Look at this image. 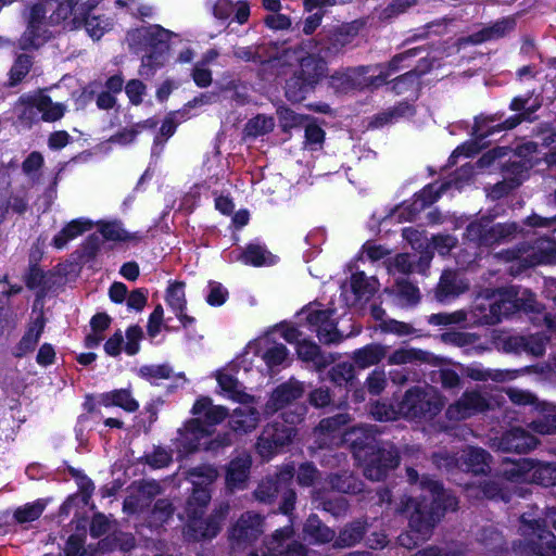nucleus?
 I'll use <instances>...</instances> for the list:
<instances>
[{
	"instance_id": "nucleus-1",
	"label": "nucleus",
	"mask_w": 556,
	"mask_h": 556,
	"mask_svg": "<svg viewBox=\"0 0 556 556\" xmlns=\"http://www.w3.org/2000/svg\"><path fill=\"white\" fill-rule=\"evenodd\" d=\"M350 421L349 414H338L323 419L315 432L331 439L340 435L342 442L351 445L355 458L363 463L364 475L372 481L383 479L400 463L396 448L389 444L379 446L375 434L368 428L353 427L343 431L342 428Z\"/></svg>"
},
{
	"instance_id": "nucleus-2",
	"label": "nucleus",
	"mask_w": 556,
	"mask_h": 556,
	"mask_svg": "<svg viewBox=\"0 0 556 556\" xmlns=\"http://www.w3.org/2000/svg\"><path fill=\"white\" fill-rule=\"evenodd\" d=\"M424 491L420 502L409 498L406 510L410 511V526L421 539H429L433 528L447 510L457 509V500L434 480L421 482Z\"/></svg>"
},
{
	"instance_id": "nucleus-3",
	"label": "nucleus",
	"mask_w": 556,
	"mask_h": 556,
	"mask_svg": "<svg viewBox=\"0 0 556 556\" xmlns=\"http://www.w3.org/2000/svg\"><path fill=\"white\" fill-rule=\"evenodd\" d=\"M127 40L132 51L144 52L139 67L141 77L149 79L165 65L169 50V30L156 24L140 26L128 30Z\"/></svg>"
},
{
	"instance_id": "nucleus-4",
	"label": "nucleus",
	"mask_w": 556,
	"mask_h": 556,
	"mask_svg": "<svg viewBox=\"0 0 556 556\" xmlns=\"http://www.w3.org/2000/svg\"><path fill=\"white\" fill-rule=\"evenodd\" d=\"M186 478L192 483V492L185 507V533L189 541L199 542L208 538V464L189 468Z\"/></svg>"
},
{
	"instance_id": "nucleus-5",
	"label": "nucleus",
	"mask_w": 556,
	"mask_h": 556,
	"mask_svg": "<svg viewBox=\"0 0 556 556\" xmlns=\"http://www.w3.org/2000/svg\"><path fill=\"white\" fill-rule=\"evenodd\" d=\"M191 414L198 417L187 419L172 440L178 459L199 452L202 445L208 450L205 441L208 438V395H202L194 402Z\"/></svg>"
},
{
	"instance_id": "nucleus-6",
	"label": "nucleus",
	"mask_w": 556,
	"mask_h": 556,
	"mask_svg": "<svg viewBox=\"0 0 556 556\" xmlns=\"http://www.w3.org/2000/svg\"><path fill=\"white\" fill-rule=\"evenodd\" d=\"M327 74L326 61L315 54L302 58L300 67L286 85V97L293 102L304 99L305 92L313 89Z\"/></svg>"
},
{
	"instance_id": "nucleus-7",
	"label": "nucleus",
	"mask_w": 556,
	"mask_h": 556,
	"mask_svg": "<svg viewBox=\"0 0 556 556\" xmlns=\"http://www.w3.org/2000/svg\"><path fill=\"white\" fill-rule=\"evenodd\" d=\"M445 404L443 395L432 387H415L405 392L399 405L400 413L406 418H432Z\"/></svg>"
},
{
	"instance_id": "nucleus-8",
	"label": "nucleus",
	"mask_w": 556,
	"mask_h": 556,
	"mask_svg": "<svg viewBox=\"0 0 556 556\" xmlns=\"http://www.w3.org/2000/svg\"><path fill=\"white\" fill-rule=\"evenodd\" d=\"M265 531V517L255 511H245L228 531L232 547L245 548L256 542Z\"/></svg>"
},
{
	"instance_id": "nucleus-9",
	"label": "nucleus",
	"mask_w": 556,
	"mask_h": 556,
	"mask_svg": "<svg viewBox=\"0 0 556 556\" xmlns=\"http://www.w3.org/2000/svg\"><path fill=\"white\" fill-rule=\"evenodd\" d=\"M479 300H492L489 303V315L483 320L486 324H497L519 308L518 292L514 288L484 289L479 293Z\"/></svg>"
},
{
	"instance_id": "nucleus-10",
	"label": "nucleus",
	"mask_w": 556,
	"mask_h": 556,
	"mask_svg": "<svg viewBox=\"0 0 556 556\" xmlns=\"http://www.w3.org/2000/svg\"><path fill=\"white\" fill-rule=\"evenodd\" d=\"M517 231L515 223L491 225L489 219H481L468 225L466 236L481 245H493L506 241Z\"/></svg>"
},
{
	"instance_id": "nucleus-11",
	"label": "nucleus",
	"mask_w": 556,
	"mask_h": 556,
	"mask_svg": "<svg viewBox=\"0 0 556 556\" xmlns=\"http://www.w3.org/2000/svg\"><path fill=\"white\" fill-rule=\"evenodd\" d=\"M137 376L154 387L161 386L163 380L168 381L165 384V395L175 394L188 381L185 372H175L168 363L142 365Z\"/></svg>"
},
{
	"instance_id": "nucleus-12",
	"label": "nucleus",
	"mask_w": 556,
	"mask_h": 556,
	"mask_svg": "<svg viewBox=\"0 0 556 556\" xmlns=\"http://www.w3.org/2000/svg\"><path fill=\"white\" fill-rule=\"evenodd\" d=\"M295 435V430L283 422L267 425L256 442L257 453L265 459L271 458L282 447L289 445Z\"/></svg>"
},
{
	"instance_id": "nucleus-13",
	"label": "nucleus",
	"mask_w": 556,
	"mask_h": 556,
	"mask_svg": "<svg viewBox=\"0 0 556 556\" xmlns=\"http://www.w3.org/2000/svg\"><path fill=\"white\" fill-rule=\"evenodd\" d=\"M489 400L479 391H466L463 395L448 405L445 416L448 420L460 421L476 414L490 409Z\"/></svg>"
},
{
	"instance_id": "nucleus-14",
	"label": "nucleus",
	"mask_w": 556,
	"mask_h": 556,
	"mask_svg": "<svg viewBox=\"0 0 556 556\" xmlns=\"http://www.w3.org/2000/svg\"><path fill=\"white\" fill-rule=\"evenodd\" d=\"M307 324L316 331L319 341L324 344L339 343L343 336L337 329L331 318L332 311L308 307L304 311Z\"/></svg>"
},
{
	"instance_id": "nucleus-15",
	"label": "nucleus",
	"mask_w": 556,
	"mask_h": 556,
	"mask_svg": "<svg viewBox=\"0 0 556 556\" xmlns=\"http://www.w3.org/2000/svg\"><path fill=\"white\" fill-rule=\"evenodd\" d=\"M553 253L542 249L539 245L522 244L517 249H509L498 252L495 258L503 262H518L520 268L533 267L551 262Z\"/></svg>"
},
{
	"instance_id": "nucleus-16",
	"label": "nucleus",
	"mask_w": 556,
	"mask_h": 556,
	"mask_svg": "<svg viewBox=\"0 0 556 556\" xmlns=\"http://www.w3.org/2000/svg\"><path fill=\"white\" fill-rule=\"evenodd\" d=\"M29 208L27 191L14 192L9 178L0 180V226L8 219L10 212L24 216Z\"/></svg>"
},
{
	"instance_id": "nucleus-17",
	"label": "nucleus",
	"mask_w": 556,
	"mask_h": 556,
	"mask_svg": "<svg viewBox=\"0 0 556 556\" xmlns=\"http://www.w3.org/2000/svg\"><path fill=\"white\" fill-rule=\"evenodd\" d=\"M520 519L523 525L521 528L522 534H530L531 531L540 540V548H545L556 556V536L545 529L548 523L556 530V508H548L543 521L527 519L525 515H522Z\"/></svg>"
},
{
	"instance_id": "nucleus-18",
	"label": "nucleus",
	"mask_w": 556,
	"mask_h": 556,
	"mask_svg": "<svg viewBox=\"0 0 556 556\" xmlns=\"http://www.w3.org/2000/svg\"><path fill=\"white\" fill-rule=\"evenodd\" d=\"M538 444L535 437L521 428H514L491 442V447L502 452L527 453Z\"/></svg>"
},
{
	"instance_id": "nucleus-19",
	"label": "nucleus",
	"mask_w": 556,
	"mask_h": 556,
	"mask_svg": "<svg viewBox=\"0 0 556 556\" xmlns=\"http://www.w3.org/2000/svg\"><path fill=\"white\" fill-rule=\"evenodd\" d=\"M98 3V0H86L78 10L76 22H74V28L84 27L94 40H99L110 29V23L106 18L91 15Z\"/></svg>"
},
{
	"instance_id": "nucleus-20",
	"label": "nucleus",
	"mask_w": 556,
	"mask_h": 556,
	"mask_svg": "<svg viewBox=\"0 0 556 556\" xmlns=\"http://www.w3.org/2000/svg\"><path fill=\"white\" fill-rule=\"evenodd\" d=\"M528 459L510 460L506 458L503 462L502 476L509 481H526L529 479H540L543 475H551L549 467H540L533 470Z\"/></svg>"
},
{
	"instance_id": "nucleus-21",
	"label": "nucleus",
	"mask_w": 556,
	"mask_h": 556,
	"mask_svg": "<svg viewBox=\"0 0 556 556\" xmlns=\"http://www.w3.org/2000/svg\"><path fill=\"white\" fill-rule=\"evenodd\" d=\"M46 320L43 316L37 317L27 325V328L20 341L12 349V355L15 358H23L33 353L45 331Z\"/></svg>"
},
{
	"instance_id": "nucleus-22",
	"label": "nucleus",
	"mask_w": 556,
	"mask_h": 556,
	"mask_svg": "<svg viewBox=\"0 0 556 556\" xmlns=\"http://www.w3.org/2000/svg\"><path fill=\"white\" fill-rule=\"evenodd\" d=\"M213 14L219 21H230L242 25L250 17V3L244 0L233 2L231 0H217L213 7Z\"/></svg>"
},
{
	"instance_id": "nucleus-23",
	"label": "nucleus",
	"mask_w": 556,
	"mask_h": 556,
	"mask_svg": "<svg viewBox=\"0 0 556 556\" xmlns=\"http://www.w3.org/2000/svg\"><path fill=\"white\" fill-rule=\"evenodd\" d=\"M165 301L184 327H188L194 321V318L188 316L185 313L187 307V301L185 296V282H172L166 289Z\"/></svg>"
},
{
	"instance_id": "nucleus-24",
	"label": "nucleus",
	"mask_w": 556,
	"mask_h": 556,
	"mask_svg": "<svg viewBox=\"0 0 556 556\" xmlns=\"http://www.w3.org/2000/svg\"><path fill=\"white\" fill-rule=\"evenodd\" d=\"M49 25V23L35 24L34 28L30 25H26V29L17 41L18 48L22 51L39 50L53 37Z\"/></svg>"
},
{
	"instance_id": "nucleus-25",
	"label": "nucleus",
	"mask_w": 556,
	"mask_h": 556,
	"mask_svg": "<svg viewBox=\"0 0 556 556\" xmlns=\"http://www.w3.org/2000/svg\"><path fill=\"white\" fill-rule=\"evenodd\" d=\"M303 394V387L299 382H288L276 388L267 404V413H275L293 401L300 399Z\"/></svg>"
},
{
	"instance_id": "nucleus-26",
	"label": "nucleus",
	"mask_w": 556,
	"mask_h": 556,
	"mask_svg": "<svg viewBox=\"0 0 556 556\" xmlns=\"http://www.w3.org/2000/svg\"><path fill=\"white\" fill-rule=\"evenodd\" d=\"M515 25L516 23L513 17H504L468 36L465 41L472 45H479L484 41L500 39L510 33L515 28Z\"/></svg>"
},
{
	"instance_id": "nucleus-27",
	"label": "nucleus",
	"mask_w": 556,
	"mask_h": 556,
	"mask_svg": "<svg viewBox=\"0 0 556 556\" xmlns=\"http://www.w3.org/2000/svg\"><path fill=\"white\" fill-rule=\"evenodd\" d=\"M252 458L249 453H241L233 458L227 468L226 481L229 488H243L249 478Z\"/></svg>"
},
{
	"instance_id": "nucleus-28",
	"label": "nucleus",
	"mask_w": 556,
	"mask_h": 556,
	"mask_svg": "<svg viewBox=\"0 0 556 556\" xmlns=\"http://www.w3.org/2000/svg\"><path fill=\"white\" fill-rule=\"evenodd\" d=\"M236 408L230 417V427L236 432L248 433L254 430L260 421V414L252 404Z\"/></svg>"
},
{
	"instance_id": "nucleus-29",
	"label": "nucleus",
	"mask_w": 556,
	"mask_h": 556,
	"mask_svg": "<svg viewBox=\"0 0 556 556\" xmlns=\"http://www.w3.org/2000/svg\"><path fill=\"white\" fill-rule=\"evenodd\" d=\"M93 226L92 222L88 219L76 218L67 223L52 239L51 244L58 249L62 250L66 247V244L81 236L87 230L91 229Z\"/></svg>"
},
{
	"instance_id": "nucleus-30",
	"label": "nucleus",
	"mask_w": 556,
	"mask_h": 556,
	"mask_svg": "<svg viewBox=\"0 0 556 556\" xmlns=\"http://www.w3.org/2000/svg\"><path fill=\"white\" fill-rule=\"evenodd\" d=\"M220 390L231 400L240 404H254V396L248 394L241 383L230 374L218 372L216 375Z\"/></svg>"
},
{
	"instance_id": "nucleus-31",
	"label": "nucleus",
	"mask_w": 556,
	"mask_h": 556,
	"mask_svg": "<svg viewBox=\"0 0 556 556\" xmlns=\"http://www.w3.org/2000/svg\"><path fill=\"white\" fill-rule=\"evenodd\" d=\"M468 288V282L465 279L458 277L455 271L445 270L442 274L438 286V298L440 300L455 298L467 291Z\"/></svg>"
},
{
	"instance_id": "nucleus-32",
	"label": "nucleus",
	"mask_w": 556,
	"mask_h": 556,
	"mask_svg": "<svg viewBox=\"0 0 556 556\" xmlns=\"http://www.w3.org/2000/svg\"><path fill=\"white\" fill-rule=\"evenodd\" d=\"M100 403L105 407L116 406L127 413H135L139 408V403L131 395L128 389H115L101 394Z\"/></svg>"
},
{
	"instance_id": "nucleus-33",
	"label": "nucleus",
	"mask_w": 556,
	"mask_h": 556,
	"mask_svg": "<svg viewBox=\"0 0 556 556\" xmlns=\"http://www.w3.org/2000/svg\"><path fill=\"white\" fill-rule=\"evenodd\" d=\"M98 230L106 241L130 242L141 239L138 232L130 233L124 229L121 220H100Z\"/></svg>"
},
{
	"instance_id": "nucleus-34",
	"label": "nucleus",
	"mask_w": 556,
	"mask_h": 556,
	"mask_svg": "<svg viewBox=\"0 0 556 556\" xmlns=\"http://www.w3.org/2000/svg\"><path fill=\"white\" fill-rule=\"evenodd\" d=\"M463 464L467 470L475 475H485L490 471V454L481 448L469 446L462 456Z\"/></svg>"
},
{
	"instance_id": "nucleus-35",
	"label": "nucleus",
	"mask_w": 556,
	"mask_h": 556,
	"mask_svg": "<svg viewBox=\"0 0 556 556\" xmlns=\"http://www.w3.org/2000/svg\"><path fill=\"white\" fill-rule=\"evenodd\" d=\"M34 106L40 111V118L46 123L60 121L66 112L65 104L61 102H53L52 98L43 92L37 93V101Z\"/></svg>"
},
{
	"instance_id": "nucleus-36",
	"label": "nucleus",
	"mask_w": 556,
	"mask_h": 556,
	"mask_svg": "<svg viewBox=\"0 0 556 556\" xmlns=\"http://www.w3.org/2000/svg\"><path fill=\"white\" fill-rule=\"evenodd\" d=\"M357 34L356 28L351 25H343L329 30L325 50L328 53H339L344 47L350 45Z\"/></svg>"
},
{
	"instance_id": "nucleus-37",
	"label": "nucleus",
	"mask_w": 556,
	"mask_h": 556,
	"mask_svg": "<svg viewBox=\"0 0 556 556\" xmlns=\"http://www.w3.org/2000/svg\"><path fill=\"white\" fill-rule=\"evenodd\" d=\"M387 352L388 349L386 346L372 343L354 351L352 358L359 368H367L383 359Z\"/></svg>"
},
{
	"instance_id": "nucleus-38",
	"label": "nucleus",
	"mask_w": 556,
	"mask_h": 556,
	"mask_svg": "<svg viewBox=\"0 0 556 556\" xmlns=\"http://www.w3.org/2000/svg\"><path fill=\"white\" fill-rule=\"evenodd\" d=\"M298 357L307 363H313L318 369L325 368L330 361L320 352V348L313 341L303 339L296 344Z\"/></svg>"
},
{
	"instance_id": "nucleus-39",
	"label": "nucleus",
	"mask_w": 556,
	"mask_h": 556,
	"mask_svg": "<svg viewBox=\"0 0 556 556\" xmlns=\"http://www.w3.org/2000/svg\"><path fill=\"white\" fill-rule=\"evenodd\" d=\"M34 65V56L27 53L18 54L9 71V81L8 85L10 87H15L20 85L26 76L29 74Z\"/></svg>"
},
{
	"instance_id": "nucleus-40",
	"label": "nucleus",
	"mask_w": 556,
	"mask_h": 556,
	"mask_svg": "<svg viewBox=\"0 0 556 556\" xmlns=\"http://www.w3.org/2000/svg\"><path fill=\"white\" fill-rule=\"evenodd\" d=\"M304 532L315 543H327L334 538V531L325 526L315 515L307 518Z\"/></svg>"
},
{
	"instance_id": "nucleus-41",
	"label": "nucleus",
	"mask_w": 556,
	"mask_h": 556,
	"mask_svg": "<svg viewBox=\"0 0 556 556\" xmlns=\"http://www.w3.org/2000/svg\"><path fill=\"white\" fill-rule=\"evenodd\" d=\"M86 0H63L60 1L56 9L49 16L50 25H58L70 16H73L72 23L76 22L78 10Z\"/></svg>"
},
{
	"instance_id": "nucleus-42",
	"label": "nucleus",
	"mask_w": 556,
	"mask_h": 556,
	"mask_svg": "<svg viewBox=\"0 0 556 556\" xmlns=\"http://www.w3.org/2000/svg\"><path fill=\"white\" fill-rule=\"evenodd\" d=\"M291 527H285L274 532L270 540L266 543L267 552H251L248 556H278L282 555V547L285 540H290L292 536Z\"/></svg>"
},
{
	"instance_id": "nucleus-43",
	"label": "nucleus",
	"mask_w": 556,
	"mask_h": 556,
	"mask_svg": "<svg viewBox=\"0 0 556 556\" xmlns=\"http://www.w3.org/2000/svg\"><path fill=\"white\" fill-rule=\"evenodd\" d=\"M365 523L362 521H354L346 526L339 534L334 542L337 547H350L357 544L365 534Z\"/></svg>"
},
{
	"instance_id": "nucleus-44",
	"label": "nucleus",
	"mask_w": 556,
	"mask_h": 556,
	"mask_svg": "<svg viewBox=\"0 0 556 556\" xmlns=\"http://www.w3.org/2000/svg\"><path fill=\"white\" fill-rule=\"evenodd\" d=\"M175 513V506L168 498H159L154 502L150 513V522L154 526H163Z\"/></svg>"
},
{
	"instance_id": "nucleus-45",
	"label": "nucleus",
	"mask_w": 556,
	"mask_h": 556,
	"mask_svg": "<svg viewBox=\"0 0 556 556\" xmlns=\"http://www.w3.org/2000/svg\"><path fill=\"white\" fill-rule=\"evenodd\" d=\"M279 490L277 480L273 477H266L257 484L253 496L260 503L271 504L276 500Z\"/></svg>"
},
{
	"instance_id": "nucleus-46",
	"label": "nucleus",
	"mask_w": 556,
	"mask_h": 556,
	"mask_svg": "<svg viewBox=\"0 0 556 556\" xmlns=\"http://www.w3.org/2000/svg\"><path fill=\"white\" fill-rule=\"evenodd\" d=\"M37 101V93L30 94L27 97H22L21 102L23 104V109L21 110L18 114V121L23 126H26L30 128L33 125L39 123L41 121L40 118V111H38L34 105Z\"/></svg>"
},
{
	"instance_id": "nucleus-47",
	"label": "nucleus",
	"mask_w": 556,
	"mask_h": 556,
	"mask_svg": "<svg viewBox=\"0 0 556 556\" xmlns=\"http://www.w3.org/2000/svg\"><path fill=\"white\" fill-rule=\"evenodd\" d=\"M274 127V117L258 114L245 124L244 132L249 137H258L270 132Z\"/></svg>"
},
{
	"instance_id": "nucleus-48",
	"label": "nucleus",
	"mask_w": 556,
	"mask_h": 556,
	"mask_svg": "<svg viewBox=\"0 0 556 556\" xmlns=\"http://www.w3.org/2000/svg\"><path fill=\"white\" fill-rule=\"evenodd\" d=\"M173 462V451L166 450L162 446H154L151 453H146L141 457V463L148 465L153 469H161L167 467Z\"/></svg>"
},
{
	"instance_id": "nucleus-49",
	"label": "nucleus",
	"mask_w": 556,
	"mask_h": 556,
	"mask_svg": "<svg viewBox=\"0 0 556 556\" xmlns=\"http://www.w3.org/2000/svg\"><path fill=\"white\" fill-rule=\"evenodd\" d=\"M419 49H410V50H407L405 52H402L400 54H396L394 55L388 63L386 64H381V65H377L376 66V70L379 71V78H380V83H387L388 81V78L395 72H397L401 66L400 64L408 59V58H412L414 55H416L417 51Z\"/></svg>"
},
{
	"instance_id": "nucleus-50",
	"label": "nucleus",
	"mask_w": 556,
	"mask_h": 556,
	"mask_svg": "<svg viewBox=\"0 0 556 556\" xmlns=\"http://www.w3.org/2000/svg\"><path fill=\"white\" fill-rule=\"evenodd\" d=\"M277 115L283 131H288L289 129L300 127L304 125L306 122L311 121L309 116L298 114L291 109L285 106H280L277 109Z\"/></svg>"
},
{
	"instance_id": "nucleus-51",
	"label": "nucleus",
	"mask_w": 556,
	"mask_h": 556,
	"mask_svg": "<svg viewBox=\"0 0 556 556\" xmlns=\"http://www.w3.org/2000/svg\"><path fill=\"white\" fill-rule=\"evenodd\" d=\"M351 289L358 299H368L375 291V281L364 273H355L351 276Z\"/></svg>"
},
{
	"instance_id": "nucleus-52",
	"label": "nucleus",
	"mask_w": 556,
	"mask_h": 556,
	"mask_svg": "<svg viewBox=\"0 0 556 556\" xmlns=\"http://www.w3.org/2000/svg\"><path fill=\"white\" fill-rule=\"evenodd\" d=\"M45 506L35 504H25L24 506L17 507L13 513L12 517L15 523H26L37 520L43 513Z\"/></svg>"
},
{
	"instance_id": "nucleus-53",
	"label": "nucleus",
	"mask_w": 556,
	"mask_h": 556,
	"mask_svg": "<svg viewBox=\"0 0 556 556\" xmlns=\"http://www.w3.org/2000/svg\"><path fill=\"white\" fill-rule=\"evenodd\" d=\"M305 141L304 144L311 150L320 148L325 140V131L317 124L308 121L305 124Z\"/></svg>"
},
{
	"instance_id": "nucleus-54",
	"label": "nucleus",
	"mask_w": 556,
	"mask_h": 556,
	"mask_svg": "<svg viewBox=\"0 0 556 556\" xmlns=\"http://www.w3.org/2000/svg\"><path fill=\"white\" fill-rule=\"evenodd\" d=\"M125 353L134 356L140 351V341L143 339V330L139 325H131L126 329Z\"/></svg>"
},
{
	"instance_id": "nucleus-55",
	"label": "nucleus",
	"mask_w": 556,
	"mask_h": 556,
	"mask_svg": "<svg viewBox=\"0 0 556 556\" xmlns=\"http://www.w3.org/2000/svg\"><path fill=\"white\" fill-rule=\"evenodd\" d=\"M329 378L338 386L346 384L354 378V367L350 363H339L329 370Z\"/></svg>"
},
{
	"instance_id": "nucleus-56",
	"label": "nucleus",
	"mask_w": 556,
	"mask_h": 556,
	"mask_svg": "<svg viewBox=\"0 0 556 556\" xmlns=\"http://www.w3.org/2000/svg\"><path fill=\"white\" fill-rule=\"evenodd\" d=\"M418 87V74L414 71H409L404 75L396 77L392 81V90L396 94H402L408 90L416 91Z\"/></svg>"
},
{
	"instance_id": "nucleus-57",
	"label": "nucleus",
	"mask_w": 556,
	"mask_h": 556,
	"mask_svg": "<svg viewBox=\"0 0 556 556\" xmlns=\"http://www.w3.org/2000/svg\"><path fill=\"white\" fill-rule=\"evenodd\" d=\"M23 279L28 290H36L45 287L46 273L38 264H30Z\"/></svg>"
},
{
	"instance_id": "nucleus-58",
	"label": "nucleus",
	"mask_w": 556,
	"mask_h": 556,
	"mask_svg": "<svg viewBox=\"0 0 556 556\" xmlns=\"http://www.w3.org/2000/svg\"><path fill=\"white\" fill-rule=\"evenodd\" d=\"M329 483L333 490L342 493H356L361 491V489L357 486L355 478L348 473L330 477Z\"/></svg>"
},
{
	"instance_id": "nucleus-59",
	"label": "nucleus",
	"mask_w": 556,
	"mask_h": 556,
	"mask_svg": "<svg viewBox=\"0 0 556 556\" xmlns=\"http://www.w3.org/2000/svg\"><path fill=\"white\" fill-rule=\"evenodd\" d=\"M467 315L464 311L453 313H438L428 317V323L434 326H447L465 321Z\"/></svg>"
},
{
	"instance_id": "nucleus-60",
	"label": "nucleus",
	"mask_w": 556,
	"mask_h": 556,
	"mask_svg": "<svg viewBox=\"0 0 556 556\" xmlns=\"http://www.w3.org/2000/svg\"><path fill=\"white\" fill-rule=\"evenodd\" d=\"M175 115L178 114L176 112H170L165 116L160 127L159 134L154 137V146L163 144L168 138H170L176 132L178 123L174 118Z\"/></svg>"
},
{
	"instance_id": "nucleus-61",
	"label": "nucleus",
	"mask_w": 556,
	"mask_h": 556,
	"mask_svg": "<svg viewBox=\"0 0 556 556\" xmlns=\"http://www.w3.org/2000/svg\"><path fill=\"white\" fill-rule=\"evenodd\" d=\"M149 290L147 288H137L128 292L126 305L128 309L141 312L148 303Z\"/></svg>"
},
{
	"instance_id": "nucleus-62",
	"label": "nucleus",
	"mask_w": 556,
	"mask_h": 556,
	"mask_svg": "<svg viewBox=\"0 0 556 556\" xmlns=\"http://www.w3.org/2000/svg\"><path fill=\"white\" fill-rule=\"evenodd\" d=\"M288 349L281 344L276 343L264 353V361L269 367H275L283 364L288 357Z\"/></svg>"
},
{
	"instance_id": "nucleus-63",
	"label": "nucleus",
	"mask_w": 556,
	"mask_h": 556,
	"mask_svg": "<svg viewBox=\"0 0 556 556\" xmlns=\"http://www.w3.org/2000/svg\"><path fill=\"white\" fill-rule=\"evenodd\" d=\"M45 165V159L41 152L33 151L30 152L22 163V172L28 176L33 177L36 173H38Z\"/></svg>"
},
{
	"instance_id": "nucleus-64",
	"label": "nucleus",
	"mask_w": 556,
	"mask_h": 556,
	"mask_svg": "<svg viewBox=\"0 0 556 556\" xmlns=\"http://www.w3.org/2000/svg\"><path fill=\"white\" fill-rule=\"evenodd\" d=\"M269 253L260 245H250L242 254L244 263L254 266L264 265L267 262Z\"/></svg>"
}]
</instances>
